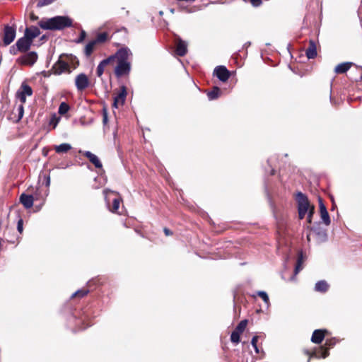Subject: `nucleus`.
Masks as SVG:
<instances>
[{
	"label": "nucleus",
	"mask_w": 362,
	"mask_h": 362,
	"mask_svg": "<svg viewBox=\"0 0 362 362\" xmlns=\"http://www.w3.org/2000/svg\"><path fill=\"white\" fill-rule=\"evenodd\" d=\"M44 30H60L72 25V20L65 16H57L53 18L42 19L38 23Z\"/></svg>",
	"instance_id": "obj_2"
},
{
	"label": "nucleus",
	"mask_w": 362,
	"mask_h": 362,
	"mask_svg": "<svg viewBox=\"0 0 362 362\" xmlns=\"http://www.w3.org/2000/svg\"><path fill=\"white\" fill-rule=\"evenodd\" d=\"M33 93L32 88L27 83H23L17 90L16 96L21 103H25L26 101V97L31 96Z\"/></svg>",
	"instance_id": "obj_4"
},
{
	"label": "nucleus",
	"mask_w": 362,
	"mask_h": 362,
	"mask_svg": "<svg viewBox=\"0 0 362 362\" xmlns=\"http://www.w3.org/2000/svg\"><path fill=\"white\" fill-rule=\"evenodd\" d=\"M256 354L259 353V349L257 346L253 347Z\"/></svg>",
	"instance_id": "obj_49"
},
{
	"label": "nucleus",
	"mask_w": 362,
	"mask_h": 362,
	"mask_svg": "<svg viewBox=\"0 0 362 362\" xmlns=\"http://www.w3.org/2000/svg\"><path fill=\"white\" fill-rule=\"evenodd\" d=\"M18 50H17V48L16 49L14 47V46L11 47V52L13 54H16Z\"/></svg>",
	"instance_id": "obj_47"
},
{
	"label": "nucleus",
	"mask_w": 362,
	"mask_h": 362,
	"mask_svg": "<svg viewBox=\"0 0 362 362\" xmlns=\"http://www.w3.org/2000/svg\"><path fill=\"white\" fill-rule=\"evenodd\" d=\"M113 57L111 65L113 66L116 64L115 67V74L117 78L128 75L131 71V62L132 52L127 47H122L119 49L115 54L110 55Z\"/></svg>",
	"instance_id": "obj_1"
},
{
	"label": "nucleus",
	"mask_w": 362,
	"mask_h": 362,
	"mask_svg": "<svg viewBox=\"0 0 362 362\" xmlns=\"http://www.w3.org/2000/svg\"><path fill=\"white\" fill-rule=\"evenodd\" d=\"M88 293V290H78L77 291H76L75 293H74L71 295V298H74L76 296H79L81 298V297L85 296Z\"/></svg>",
	"instance_id": "obj_34"
},
{
	"label": "nucleus",
	"mask_w": 362,
	"mask_h": 362,
	"mask_svg": "<svg viewBox=\"0 0 362 362\" xmlns=\"http://www.w3.org/2000/svg\"><path fill=\"white\" fill-rule=\"evenodd\" d=\"M259 336L257 335H255L252 338V340H251V344L252 346L254 347V346H257V341H258V339H259Z\"/></svg>",
	"instance_id": "obj_39"
},
{
	"label": "nucleus",
	"mask_w": 362,
	"mask_h": 362,
	"mask_svg": "<svg viewBox=\"0 0 362 362\" xmlns=\"http://www.w3.org/2000/svg\"><path fill=\"white\" fill-rule=\"evenodd\" d=\"M319 208L322 221L326 226H329L331 223L329 215L321 198L319 199Z\"/></svg>",
	"instance_id": "obj_12"
},
{
	"label": "nucleus",
	"mask_w": 362,
	"mask_h": 362,
	"mask_svg": "<svg viewBox=\"0 0 362 362\" xmlns=\"http://www.w3.org/2000/svg\"><path fill=\"white\" fill-rule=\"evenodd\" d=\"M103 120L104 124H106L107 122V115L106 111H104Z\"/></svg>",
	"instance_id": "obj_44"
},
{
	"label": "nucleus",
	"mask_w": 362,
	"mask_h": 362,
	"mask_svg": "<svg viewBox=\"0 0 362 362\" xmlns=\"http://www.w3.org/2000/svg\"><path fill=\"white\" fill-rule=\"evenodd\" d=\"M194 0H182V1H187V2H191L194 1Z\"/></svg>",
	"instance_id": "obj_50"
},
{
	"label": "nucleus",
	"mask_w": 362,
	"mask_h": 362,
	"mask_svg": "<svg viewBox=\"0 0 362 362\" xmlns=\"http://www.w3.org/2000/svg\"><path fill=\"white\" fill-rule=\"evenodd\" d=\"M328 284L325 281H319L316 283L315 290L318 292H325L328 289Z\"/></svg>",
	"instance_id": "obj_25"
},
{
	"label": "nucleus",
	"mask_w": 362,
	"mask_h": 362,
	"mask_svg": "<svg viewBox=\"0 0 362 362\" xmlns=\"http://www.w3.org/2000/svg\"><path fill=\"white\" fill-rule=\"evenodd\" d=\"M40 34V32L37 27L31 26L25 29L24 36L33 42V39L37 37Z\"/></svg>",
	"instance_id": "obj_17"
},
{
	"label": "nucleus",
	"mask_w": 362,
	"mask_h": 362,
	"mask_svg": "<svg viewBox=\"0 0 362 362\" xmlns=\"http://www.w3.org/2000/svg\"><path fill=\"white\" fill-rule=\"evenodd\" d=\"M305 55L308 59H314L317 56V48L314 40H310L309 46L305 50Z\"/></svg>",
	"instance_id": "obj_19"
},
{
	"label": "nucleus",
	"mask_w": 362,
	"mask_h": 362,
	"mask_svg": "<svg viewBox=\"0 0 362 362\" xmlns=\"http://www.w3.org/2000/svg\"><path fill=\"white\" fill-rule=\"evenodd\" d=\"M75 85L78 90H83L88 87L89 80L85 74H80L76 76Z\"/></svg>",
	"instance_id": "obj_9"
},
{
	"label": "nucleus",
	"mask_w": 362,
	"mask_h": 362,
	"mask_svg": "<svg viewBox=\"0 0 362 362\" xmlns=\"http://www.w3.org/2000/svg\"><path fill=\"white\" fill-rule=\"evenodd\" d=\"M187 44L186 42L182 40V56H184L187 52Z\"/></svg>",
	"instance_id": "obj_41"
},
{
	"label": "nucleus",
	"mask_w": 362,
	"mask_h": 362,
	"mask_svg": "<svg viewBox=\"0 0 362 362\" xmlns=\"http://www.w3.org/2000/svg\"><path fill=\"white\" fill-rule=\"evenodd\" d=\"M305 214H306V213H301L300 211H298V216H299L300 219L304 218Z\"/></svg>",
	"instance_id": "obj_46"
},
{
	"label": "nucleus",
	"mask_w": 362,
	"mask_h": 362,
	"mask_svg": "<svg viewBox=\"0 0 362 362\" xmlns=\"http://www.w3.org/2000/svg\"><path fill=\"white\" fill-rule=\"evenodd\" d=\"M52 69L55 74H61L65 71H69V65L67 62L63 61L60 58L54 64Z\"/></svg>",
	"instance_id": "obj_11"
},
{
	"label": "nucleus",
	"mask_w": 362,
	"mask_h": 362,
	"mask_svg": "<svg viewBox=\"0 0 362 362\" xmlns=\"http://www.w3.org/2000/svg\"><path fill=\"white\" fill-rule=\"evenodd\" d=\"M95 45H96L95 42H94L93 40L90 41L86 45L85 49H84V54L87 57H89L92 54Z\"/></svg>",
	"instance_id": "obj_24"
},
{
	"label": "nucleus",
	"mask_w": 362,
	"mask_h": 362,
	"mask_svg": "<svg viewBox=\"0 0 362 362\" xmlns=\"http://www.w3.org/2000/svg\"><path fill=\"white\" fill-rule=\"evenodd\" d=\"M32 43L33 42L30 40L23 36L17 40L15 46L17 47L18 51L25 52L30 49Z\"/></svg>",
	"instance_id": "obj_10"
},
{
	"label": "nucleus",
	"mask_w": 362,
	"mask_h": 362,
	"mask_svg": "<svg viewBox=\"0 0 362 362\" xmlns=\"http://www.w3.org/2000/svg\"><path fill=\"white\" fill-rule=\"evenodd\" d=\"M163 232H164V233H165V235L166 236H169V235H173V232L170 229H168L167 228H164Z\"/></svg>",
	"instance_id": "obj_42"
},
{
	"label": "nucleus",
	"mask_w": 362,
	"mask_h": 362,
	"mask_svg": "<svg viewBox=\"0 0 362 362\" xmlns=\"http://www.w3.org/2000/svg\"><path fill=\"white\" fill-rule=\"evenodd\" d=\"M83 153L96 168H102V163L96 155L88 151H84Z\"/></svg>",
	"instance_id": "obj_14"
},
{
	"label": "nucleus",
	"mask_w": 362,
	"mask_h": 362,
	"mask_svg": "<svg viewBox=\"0 0 362 362\" xmlns=\"http://www.w3.org/2000/svg\"><path fill=\"white\" fill-rule=\"evenodd\" d=\"M108 40V35L107 33H100L97 35L96 37L93 40L94 42H95V44L98 43H103L106 42Z\"/></svg>",
	"instance_id": "obj_28"
},
{
	"label": "nucleus",
	"mask_w": 362,
	"mask_h": 362,
	"mask_svg": "<svg viewBox=\"0 0 362 362\" xmlns=\"http://www.w3.org/2000/svg\"><path fill=\"white\" fill-rule=\"evenodd\" d=\"M33 196H34V200H35V199H39V196H40V194H39L38 192H36L33 194Z\"/></svg>",
	"instance_id": "obj_48"
},
{
	"label": "nucleus",
	"mask_w": 362,
	"mask_h": 362,
	"mask_svg": "<svg viewBox=\"0 0 362 362\" xmlns=\"http://www.w3.org/2000/svg\"><path fill=\"white\" fill-rule=\"evenodd\" d=\"M214 76H216L221 81L226 82L230 74L226 66H217L214 70Z\"/></svg>",
	"instance_id": "obj_8"
},
{
	"label": "nucleus",
	"mask_w": 362,
	"mask_h": 362,
	"mask_svg": "<svg viewBox=\"0 0 362 362\" xmlns=\"http://www.w3.org/2000/svg\"><path fill=\"white\" fill-rule=\"evenodd\" d=\"M351 62H344L339 64L334 68V72L338 74H344L351 67Z\"/></svg>",
	"instance_id": "obj_20"
},
{
	"label": "nucleus",
	"mask_w": 362,
	"mask_h": 362,
	"mask_svg": "<svg viewBox=\"0 0 362 362\" xmlns=\"http://www.w3.org/2000/svg\"><path fill=\"white\" fill-rule=\"evenodd\" d=\"M23 219L22 218H20L18 221V224H17V230L18 231L21 233L23 232Z\"/></svg>",
	"instance_id": "obj_38"
},
{
	"label": "nucleus",
	"mask_w": 362,
	"mask_h": 362,
	"mask_svg": "<svg viewBox=\"0 0 362 362\" xmlns=\"http://www.w3.org/2000/svg\"><path fill=\"white\" fill-rule=\"evenodd\" d=\"M16 30L14 26L6 25L4 29L3 42L5 45H10L15 39Z\"/></svg>",
	"instance_id": "obj_7"
},
{
	"label": "nucleus",
	"mask_w": 362,
	"mask_h": 362,
	"mask_svg": "<svg viewBox=\"0 0 362 362\" xmlns=\"http://www.w3.org/2000/svg\"><path fill=\"white\" fill-rule=\"evenodd\" d=\"M253 6L257 7L262 4V0H250Z\"/></svg>",
	"instance_id": "obj_40"
},
{
	"label": "nucleus",
	"mask_w": 362,
	"mask_h": 362,
	"mask_svg": "<svg viewBox=\"0 0 362 362\" xmlns=\"http://www.w3.org/2000/svg\"><path fill=\"white\" fill-rule=\"evenodd\" d=\"M257 295L264 300V302L269 305V299L267 293L265 291H258Z\"/></svg>",
	"instance_id": "obj_32"
},
{
	"label": "nucleus",
	"mask_w": 362,
	"mask_h": 362,
	"mask_svg": "<svg viewBox=\"0 0 362 362\" xmlns=\"http://www.w3.org/2000/svg\"><path fill=\"white\" fill-rule=\"evenodd\" d=\"M240 333L237 332L236 331L233 330L230 335V341L231 342L234 344H238L240 341Z\"/></svg>",
	"instance_id": "obj_31"
},
{
	"label": "nucleus",
	"mask_w": 362,
	"mask_h": 362,
	"mask_svg": "<svg viewBox=\"0 0 362 362\" xmlns=\"http://www.w3.org/2000/svg\"><path fill=\"white\" fill-rule=\"evenodd\" d=\"M127 91L124 86H122L119 93L114 97L113 106L117 108L119 106L122 105L126 99Z\"/></svg>",
	"instance_id": "obj_13"
},
{
	"label": "nucleus",
	"mask_w": 362,
	"mask_h": 362,
	"mask_svg": "<svg viewBox=\"0 0 362 362\" xmlns=\"http://www.w3.org/2000/svg\"><path fill=\"white\" fill-rule=\"evenodd\" d=\"M55 0H39L37 6L40 8L45 6H47L53 3Z\"/></svg>",
	"instance_id": "obj_33"
},
{
	"label": "nucleus",
	"mask_w": 362,
	"mask_h": 362,
	"mask_svg": "<svg viewBox=\"0 0 362 362\" xmlns=\"http://www.w3.org/2000/svg\"><path fill=\"white\" fill-rule=\"evenodd\" d=\"M86 32H85L84 30H82V31L81 32V33H80V36H79V37L78 38V40H76V42L77 43H81V42H82L84 40V39L86 38Z\"/></svg>",
	"instance_id": "obj_36"
},
{
	"label": "nucleus",
	"mask_w": 362,
	"mask_h": 362,
	"mask_svg": "<svg viewBox=\"0 0 362 362\" xmlns=\"http://www.w3.org/2000/svg\"><path fill=\"white\" fill-rule=\"evenodd\" d=\"M303 262V252H300L298 254L297 263H296L295 270H294L295 275H296L303 269V267H302Z\"/></svg>",
	"instance_id": "obj_27"
},
{
	"label": "nucleus",
	"mask_w": 362,
	"mask_h": 362,
	"mask_svg": "<svg viewBox=\"0 0 362 362\" xmlns=\"http://www.w3.org/2000/svg\"><path fill=\"white\" fill-rule=\"evenodd\" d=\"M298 202V210L301 213H306L309 211L312 207L308 199V197L302 192H298L296 197Z\"/></svg>",
	"instance_id": "obj_5"
},
{
	"label": "nucleus",
	"mask_w": 362,
	"mask_h": 362,
	"mask_svg": "<svg viewBox=\"0 0 362 362\" xmlns=\"http://www.w3.org/2000/svg\"><path fill=\"white\" fill-rule=\"evenodd\" d=\"M45 181H46V187H49L50 185V177L49 175H45Z\"/></svg>",
	"instance_id": "obj_43"
},
{
	"label": "nucleus",
	"mask_w": 362,
	"mask_h": 362,
	"mask_svg": "<svg viewBox=\"0 0 362 362\" xmlns=\"http://www.w3.org/2000/svg\"><path fill=\"white\" fill-rule=\"evenodd\" d=\"M54 148L55 152L57 153H66L72 148V146L68 143H63L59 145L54 146Z\"/></svg>",
	"instance_id": "obj_21"
},
{
	"label": "nucleus",
	"mask_w": 362,
	"mask_h": 362,
	"mask_svg": "<svg viewBox=\"0 0 362 362\" xmlns=\"http://www.w3.org/2000/svg\"><path fill=\"white\" fill-rule=\"evenodd\" d=\"M103 192L110 211L113 213H117L119 208L122 199L117 196L115 192L110 189H105Z\"/></svg>",
	"instance_id": "obj_3"
},
{
	"label": "nucleus",
	"mask_w": 362,
	"mask_h": 362,
	"mask_svg": "<svg viewBox=\"0 0 362 362\" xmlns=\"http://www.w3.org/2000/svg\"><path fill=\"white\" fill-rule=\"evenodd\" d=\"M112 60H113V57H108L107 58L102 60L99 63V64L97 66V69H96V74L98 77H100L103 75V74L104 72L105 67L107 65H109V64L111 65Z\"/></svg>",
	"instance_id": "obj_15"
},
{
	"label": "nucleus",
	"mask_w": 362,
	"mask_h": 362,
	"mask_svg": "<svg viewBox=\"0 0 362 362\" xmlns=\"http://www.w3.org/2000/svg\"><path fill=\"white\" fill-rule=\"evenodd\" d=\"M20 202L25 209H30L33 205L34 196L23 193L20 197Z\"/></svg>",
	"instance_id": "obj_16"
},
{
	"label": "nucleus",
	"mask_w": 362,
	"mask_h": 362,
	"mask_svg": "<svg viewBox=\"0 0 362 362\" xmlns=\"http://www.w3.org/2000/svg\"><path fill=\"white\" fill-rule=\"evenodd\" d=\"M314 211H315V207H314V206H312L310 210L307 212L308 213L307 220L309 223H311V222H312V216L314 214Z\"/></svg>",
	"instance_id": "obj_35"
},
{
	"label": "nucleus",
	"mask_w": 362,
	"mask_h": 362,
	"mask_svg": "<svg viewBox=\"0 0 362 362\" xmlns=\"http://www.w3.org/2000/svg\"><path fill=\"white\" fill-rule=\"evenodd\" d=\"M221 90L217 86H214L211 91L207 93V97L209 100H214L218 98Z\"/></svg>",
	"instance_id": "obj_23"
},
{
	"label": "nucleus",
	"mask_w": 362,
	"mask_h": 362,
	"mask_svg": "<svg viewBox=\"0 0 362 362\" xmlns=\"http://www.w3.org/2000/svg\"><path fill=\"white\" fill-rule=\"evenodd\" d=\"M247 322H248L247 320H241L238 323V325L236 326V327L234 330L240 334H242L245 331V329L247 325Z\"/></svg>",
	"instance_id": "obj_29"
},
{
	"label": "nucleus",
	"mask_w": 362,
	"mask_h": 362,
	"mask_svg": "<svg viewBox=\"0 0 362 362\" xmlns=\"http://www.w3.org/2000/svg\"><path fill=\"white\" fill-rule=\"evenodd\" d=\"M306 354L308 355H310V356H314V357H316L318 358H325L329 354L328 351L324 350L323 349H321L318 352H313V353L310 354L309 351H307Z\"/></svg>",
	"instance_id": "obj_26"
},
{
	"label": "nucleus",
	"mask_w": 362,
	"mask_h": 362,
	"mask_svg": "<svg viewBox=\"0 0 362 362\" xmlns=\"http://www.w3.org/2000/svg\"><path fill=\"white\" fill-rule=\"evenodd\" d=\"M30 19L33 21H37L38 19V17L35 16L34 13H30Z\"/></svg>",
	"instance_id": "obj_45"
},
{
	"label": "nucleus",
	"mask_w": 362,
	"mask_h": 362,
	"mask_svg": "<svg viewBox=\"0 0 362 362\" xmlns=\"http://www.w3.org/2000/svg\"><path fill=\"white\" fill-rule=\"evenodd\" d=\"M173 55L180 62V57H181V39L177 37L176 39L175 42V48L173 51Z\"/></svg>",
	"instance_id": "obj_22"
},
{
	"label": "nucleus",
	"mask_w": 362,
	"mask_h": 362,
	"mask_svg": "<svg viewBox=\"0 0 362 362\" xmlns=\"http://www.w3.org/2000/svg\"><path fill=\"white\" fill-rule=\"evenodd\" d=\"M69 105L66 103L62 102L59 105L58 112L60 115H64L69 111Z\"/></svg>",
	"instance_id": "obj_30"
},
{
	"label": "nucleus",
	"mask_w": 362,
	"mask_h": 362,
	"mask_svg": "<svg viewBox=\"0 0 362 362\" xmlns=\"http://www.w3.org/2000/svg\"><path fill=\"white\" fill-rule=\"evenodd\" d=\"M23 104L21 103L18 107V119H21L23 116Z\"/></svg>",
	"instance_id": "obj_37"
},
{
	"label": "nucleus",
	"mask_w": 362,
	"mask_h": 362,
	"mask_svg": "<svg viewBox=\"0 0 362 362\" xmlns=\"http://www.w3.org/2000/svg\"><path fill=\"white\" fill-rule=\"evenodd\" d=\"M326 330L316 329L313 332L311 341L315 344H320L325 338V332Z\"/></svg>",
	"instance_id": "obj_18"
},
{
	"label": "nucleus",
	"mask_w": 362,
	"mask_h": 362,
	"mask_svg": "<svg viewBox=\"0 0 362 362\" xmlns=\"http://www.w3.org/2000/svg\"><path fill=\"white\" fill-rule=\"evenodd\" d=\"M37 60V54L35 52H30L17 59L19 64L24 66H33Z\"/></svg>",
	"instance_id": "obj_6"
}]
</instances>
